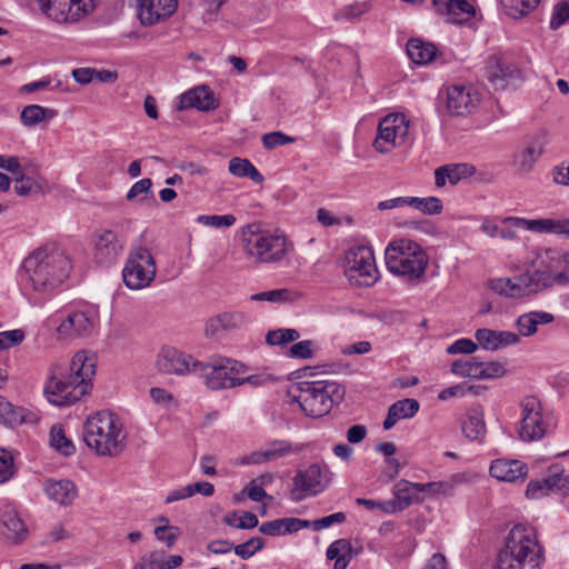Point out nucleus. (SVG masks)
Instances as JSON below:
<instances>
[{
  "instance_id": "f257e3e1",
  "label": "nucleus",
  "mask_w": 569,
  "mask_h": 569,
  "mask_svg": "<svg viewBox=\"0 0 569 569\" xmlns=\"http://www.w3.org/2000/svg\"><path fill=\"white\" fill-rule=\"evenodd\" d=\"M72 268V261L62 248L54 243L41 246L23 259V289L49 296L69 278Z\"/></svg>"
},
{
  "instance_id": "f03ea898",
  "label": "nucleus",
  "mask_w": 569,
  "mask_h": 569,
  "mask_svg": "<svg viewBox=\"0 0 569 569\" xmlns=\"http://www.w3.org/2000/svg\"><path fill=\"white\" fill-rule=\"evenodd\" d=\"M96 367L94 356L87 351L77 352L69 365L53 363L44 385V397L60 407L77 402L89 393Z\"/></svg>"
},
{
  "instance_id": "7ed1b4c3",
  "label": "nucleus",
  "mask_w": 569,
  "mask_h": 569,
  "mask_svg": "<svg viewBox=\"0 0 569 569\" xmlns=\"http://www.w3.org/2000/svg\"><path fill=\"white\" fill-rule=\"evenodd\" d=\"M543 548L535 528L518 523L509 531L497 557L498 569H541Z\"/></svg>"
},
{
  "instance_id": "20e7f679",
  "label": "nucleus",
  "mask_w": 569,
  "mask_h": 569,
  "mask_svg": "<svg viewBox=\"0 0 569 569\" xmlns=\"http://www.w3.org/2000/svg\"><path fill=\"white\" fill-rule=\"evenodd\" d=\"M82 437L88 448L98 456L118 457L126 448L123 426L110 411L102 410L90 416L83 425Z\"/></svg>"
},
{
  "instance_id": "39448f33",
  "label": "nucleus",
  "mask_w": 569,
  "mask_h": 569,
  "mask_svg": "<svg viewBox=\"0 0 569 569\" xmlns=\"http://www.w3.org/2000/svg\"><path fill=\"white\" fill-rule=\"evenodd\" d=\"M307 417L320 418L328 415L345 396V389L336 381H300L289 391Z\"/></svg>"
},
{
  "instance_id": "423d86ee",
  "label": "nucleus",
  "mask_w": 569,
  "mask_h": 569,
  "mask_svg": "<svg viewBox=\"0 0 569 569\" xmlns=\"http://www.w3.org/2000/svg\"><path fill=\"white\" fill-rule=\"evenodd\" d=\"M388 270L410 283L420 282L428 267V256L420 244L401 238L388 244L385 252Z\"/></svg>"
},
{
  "instance_id": "0eeeda50",
  "label": "nucleus",
  "mask_w": 569,
  "mask_h": 569,
  "mask_svg": "<svg viewBox=\"0 0 569 569\" xmlns=\"http://www.w3.org/2000/svg\"><path fill=\"white\" fill-rule=\"evenodd\" d=\"M246 254L259 263L281 261L288 252V240L281 231L262 229L259 223H250L242 230Z\"/></svg>"
},
{
  "instance_id": "6e6552de",
  "label": "nucleus",
  "mask_w": 569,
  "mask_h": 569,
  "mask_svg": "<svg viewBox=\"0 0 569 569\" xmlns=\"http://www.w3.org/2000/svg\"><path fill=\"white\" fill-rule=\"evenodd\" d=\"M242 363L228 358H220L211 362L193 363V375L204 377L206 386L211 390L234 388L240 386L233 375L241 372Z\"/></svg>"
},
{
  "instance_id": "1a4fd4ad",
  "label": "nucleus",
  "mask_w": 569,
  "mask_h": 569,
  "mask_svg": "<svg viewBox=\"0 0 569 569\" xmlns=\"http://www.w3.org/2000/svg\"><path fill=\"white\" fill-rule=\"evenodd\" d=\"M345 273L348 280L358 287H370L378 279V269L371 248L357 246L345 256Z\"/></svg>"
},
{
  "instance_id": "9d476101",
  "label": "nucleus",
  "mask_w": 569,
  "mask_h": 569,
  "mask_svg": "<svg viewBox=\"0 0 569 569\" xmlns=\"http://www.w3.org/2000/svg\"><path fill=\"white\" fill-rule=\"evenodd\" d=\"M156 273L157 267L150 250L140 246L130 252L122 278L129 289L140 290L152 282Z\"/></svg>"
},
{
  "instance_id": "9b49d317",
  "label": "nucleus",
  "mask_w": 569,
  "mask_h": 569,
  "mask_svg": "<svg viewBox=\"0 0 569 569\" xmlns=\"http://www.w3.org/2000/svg\"><path fill=\"white\" fill-rule=\"evenodd\" d=\"M549 143V133L539 129L525 139L523 148L511 156L510 164L518 177H526L533 171L536 163L543 156Z\"/></svg>"
},
{
  "instance_id": "f8f14e48",
  "label": "nucleus",
  "mask_w": 569,
  "mask_h": 569,
  "mask_svg": "<svg viewBox=\"0 0 569 569\" xmlns=\"http://www.w3.org/2000/svg\"><path fill=\"white\" fill-rule=\"evenodd\" d=\"M409 132V122L403 114L386 116L378 126V134L373 147L381 153H387L405 143Z\"/></svg>"
},
{
  "instance_id": "ddd939ff",
  "label": "nucleus",
  "mask_w": 569,
  "mask_h": 569,
  "mask_svg": "<svg viewBox=\"0 0 569 569\" xmlns=\"http://www.w3.org/2000/svg\"><path fill=\"white\" fill-rule=\"evenodd\" d=\"M40 10L59 22H74L94 8L93 0H37Z\"/></svg>"
},
{
  "instance_id": "4468645a",
  "label": "nucleus",
  "mask_w": 569,
  "mask_h": 569,
  "mask_svg": "<svg viewBox=\"0 0 569 569\" xmlns=\"http://www.w3.org/2000/svg\"><path fill=\"white\" fill-rule=\"evenodd\" d=\"M521 423L519 436L523 441H536L541 439L547 425L542 419L541 403L536 397H526L521 402Z\"/></svg>"
},
{
  "instance_id": "2eb2a0df",
  "label": "nucleus",
  "mask_w": 569,
  "mask_h": 569,
  "mask_svg": "<svg viewBox=\"0 0 569 569\" xmlns=\"http://www.w3.org/2000/svg\"><path fill=\"white\" fill-rule=\"evenodd\" d=\"M98 322V312L91 307L69 312L58 327V332L66 337H87Z\"/></svg>"
},
{
  "instance_id": "dca6fc26",
  "label": "nucleus",
  "mask_w": 569,
  "mask_h": 569,
  "mask_svg": "<svg viewBox=\"0 0 569 569\" xmlns=\"http://www.w3.org/2000/svg\"><path fill=\"white\" fill-rule=\"evenodd\" d=\"M327 482L321 467L317 463L310 465L306 470H299L295 476L293 483L296 488L292 490V498L299 501L306 495H317L326 488Z\"/></svg>"
},
{
  "instance_id": "f3484780",
  "label": "nucleus",
  "mask_w": 569,
  "mask_h": 569,
  "mask_svg": "<svg viewBox=\"0 0 569 569\" xmlns=\"http://www.w3.org/2000/svg\"><path fill=\"white\" fill-rule=\"evenodd\" d=\"M199 362L190 355L171 348H162L157 357L156 366L161 373L183 376L193 373V363Z\"/></svg>"
},
{
  "instance_id": "a211bd4d",
  "label": "nucleus",
  "mask_w": 569,
  "mask_h": 569,
  "mask_svg": "<svg viewBox=\"0 0 569 569\" xmlns=\"http://www.w3.org/2000/svg\"><path fill=\"white\" fill-rule=\"evenodd\" d=\"M124 241L117 232L104 229L96 234L94 239V259L102 266L112 264L121 254Z\"/></svg>"
},
{
  "instance_id": "6ab92c4d",
  "label": "nucleus",
  "mask_w": 569,
  "mask_h": 569,
  "mask_svg": "<svg viewBox=\"0 0 569 569\" xmlns=\"http://www.w3.org/2000/svg\"><path fill=\"white\" fill-rule=\"evenodd\" d=\"M479 94L467 86H452L447 89V109L452 116H467L479 104Z\"/></svg>"
},
{
  "instance_id": "aec40b11",
  "label": "nucleus",
  "mask_w": 569,
  "mask_h": 569,
  "mask_svg": "<svg viewBox=\"0 0 569 569\" xmlns=\"http://www.w3.org/2000/svg\"><path fill=\"white\" fill-rule=\"evenodd\" d=\"M485 77L493 89H503L511 79L520 77L519 69L502 57L491 56L485 67Z\"/></svg>"
},
{
  "instance_id": "412c9836",
  "label": "nucleus",
  "mask_w": 569,
  "mask_h": 569,
  "mask_svg": "<svg viewBox=\"0 0 569 569\" xmlns=\"http://www.w3.org/2000/svg\"><path fill=\"white\" fill-rule=\"evenodd\" d=\"M138 17L142 24L152 26L172 16L178 7L177 0H137Z\"/></svg>"
},
{
  "instance_id": "4be33fe9",
  "label": "nucleus",
  "mask_w": 569,
  "mask_h": 569,
  "mask_svg": "<svg viewBox=\"0 0 569 569\" xmlns=\"http://www.w3.org/2000/svg\"><path fill=\"white\" fill-rule=\"evenodd\" d=\"M0 535L14 545L22 543L29 535L27 525L11 506H6L0 512Z\"/></svg>"
},
{
  "instance_id": "5701e85b",
  "label": "nucleus",
  "mask_w": 569,
  "mask_h": 569,
  "mask_svg": "<svg viewBox=\"0 0 569 569\" xmlns=\"http://www.w3.org/2000/svg\"><path fill=\"white\" fill-rule=\"evenodd\" d=\"M517 280L516 296L525 298L550 288L551 272L546 270H528L515 276Z\"/></svg>"
},
{
  "instance_id": "b1692460",
  "label": "nucleus",
  "mask_w": 569,
  "mask_h": 569,
  "mask_svg": "<svg viewBox=\"0 0 569 569\" xmlns=\"http://www.w3.org/2000/svg\"><path fill=\"white\" fill-rule=\"evenodd\" d=\"M247 317L241 311H226L209 318L206 322L204 335L213 338L221 332L233 331L242 328Z\"/></svg>"
},
{
  "instance_id": "393cba45",
  "label": "nucleus",
  "mask_w": 569,
  "mask_h": 569,
  "mask_svg": "<svg viewBox=\"0 0 569 569\" xmlns=\"http://www.w3.org/2000/svg\"><path fill=\"white\" fill-rule=\"evenodd\" d=\"M180 110L194 108L200 111H210L218 108L213 91L208 86L196 87L179 97Z\"/></svg>"
},
{
  "instance_id": "a878e982",
  "label": "nucleus",
  "mask_w": 569,
  "mask_h": 569,
  "mask_svg": "<svg viewBox=\"0 0 569 569\" xmlns=\"http://www.w3.org/2000/svg\"><path fill=\"white\" fill-rule=\"evenodd\" d=\"M43 490L50 500L60 506H71L78 498V488L69 479H47L43 482Z\"/></svg>"
},
{
  "instance_id": "bb28decb",
  "label": "nucleus",
  "mask_w": 569,
  "mask_h": 569,
  "mask_svg": "<svg viewBox=\"0 0 569 569\" xmlns=\"http://www.w3.org/2000/svg\"><path fill=\"white\" fill-rule=\"evenodd\" d=\"M490 476L499 481L515 482L523 480L528 475V467L519 460L496 459L490 466Z\"/></svg>"
},
{
  "instance_id": "cd10ccee",
  "label": "nucleus",
  "mask_w": 569,
  "mask_h": 569,
  "mask_svg": "<svg viewBox=\"0 0 569 569\" xmlns=\"http://www.w3.org/2000/svg\"><path fill=\"white\" fill-rule=\"evenodd\" d=\"M476 173V167L471 163H451L445 164L435 171V184L442 188L447 182L457 184L460 180L472 177Z\"/></svg>"
},
{
  "instance_id": "c85d7f7f",
  "label": "nucleus",
  "mask_w": 569,
  "mask_h": 569,
  "mask_svg": "<svg viewBox=\"0 0 569 569\" xmlns=\"http://www.w3.org/2000/svg\"><path fill=\"white\" fill-rule=\"evenodd\" d=\"M407 53L416 64H428L439 59L446 62V60L442 59V53L439 52L433 43L426 42L421 39H410L407 43Z\"/></svg>"
},
{
  "instance_id": "c756f323",
  "label": "nucleus",
  "mask_w": 569,
  "mask_h": 569,
  "mask_svg": "<svg viewBox=\"0 0 569 569\" xmlns=\"http://www.w3.org/2000/svg\"><path fill=\"white\" fill-rule=\"evenodd\" d=\"M432 6L439 14L447 18L448 22H459L463 16L475 13L467 0H432Z\"/></svg>"
},
{
  "instance_id": "7c9ffc66",
  "label": "nucleus",
  "mask_w": 569,
  "mask_h": 569,
  "mask_svg": "<svg viewBox=\"0 0 569 569\" xmlns=\"http://www.w3.org/2000/svg\"><path fill=\"white\" fill-rule=\"evenodd\" d=\"M419 407V402L411 398L396 401L388 409L383 429L390 430L399 420L412 418L418 412Z\"/></svg>"
},
{
  "instance_id": "2f4dec72",
  "label": "nucleus",
  "mask_w": 569,
  "mask_h": 569,
  "mask_svg": "<svg viewBox=\"0 0 569 569\" xmlns=\"http://www.w3.org/2000/svg\"><path fill=\"white\" fill-rule=\"evenodd\" d=\"M462 432L471 441L481 442L487 433L483 412L479 408H471L462 422Z\"/></svg>"
},
{
  "instance_id": "473e14b6",
  "label": "nucleus",
  "mask_w": 569,
  "mask_h": 569,
  "mask_svg": "<svg viewBox=\"0 0 569 569\" xmlns=\"http://www.w3.org/2000/svg\"><path fill=\"white\" fill-rule=\"evenodd\" d=\"M553 319V315L545 311H531L521 315L516 322L519 336L530 337L537 332L538 325L550 323Z\"/></svg>"
},
{
  "instance_id": "72a5a7b5",
  "label": "nucleus",
  "mask_w": 569,
  "mask_h": 569,
  "mask_svg": "<svg viewBox=\"0 0 569 569\" xmlns=\"http://www.w3.org/2000/svg\"><path fill=\"white\" fill-rule=\"evenodd\" d=\"M31 412L22 407H14L4 397L0 396V423L17 426L30 421Z\"/></svg>"
},
{
  "instance_id": "f704fd0d",
  "label": "nucleus",
  "mask_w": 569,
  "mask_h": 569,
  "mask_svg": "<svg viewBox=\"0 0 569 569\" xmlns=\"http://www.w3.org/2000/svg\"><path fill=\"white\" fill-rule=\"evenodd\" d=\"M57 114L58 112L54 109L29 104L22 109L20 120L26 127H34L44 120L53 119Z\"/></svg>"
},
{
  "instance_id": "c9c22d12",
  "label": "nucleus",
  "mask_w": 569,
  "mask_h": 569,
  "mask_svg": "<svg viewBox=\"0 0 569 569\" xmlns=\"http://www.w3.org/2000/svg\"><path fill=\"white\" fill-rule=\"evenodd\" d=\"M228 169L234 177H247L256 183H262L264 180L263 176L248 159L234 157L229 161Z\"/></svg>"
},
{
  "instance_id": "e433bc0d",
  "label": "nucleus",
  "mask_w": 569,
  "mask_h": 569,
  "mask_svg": "<svg viewBox=\"0 0 569 569\" xmlns=\"http://www.w3.org/2000/svg\"><path fill=\"white\" fill-rule=\"evenodd\" d=\"M151 179L143 178L132 184L126 198L128 201H136L141 204L154 203L156 199L151 192Z\"/></svg>"
},
{
  "instance_id": "4c0bfd02",
  "label": "nucleus",
  "mask_w": 569,
  "mask_h": 569,
  "mask_svg": "<svg viewBox=\"0 0 569 569\" xmlns=\"http://www.w3.org/2000/svg\"><path fill=\"white\" fill-rule=\"evenodd\" d=\"M50 445L63 456H71L76 452V447L67 438L61 425H53L50 430Z\"/></svg>"
},
{
  "instance_id": "58836bf2",
  "label": "nucleus",
  "mask_w": 569,
  "mask_h": 569,
  "mask_svg": "<svg viewBox=\"0 0 569 569\" xmlns=\"http://www.w3.org/2000/svg\"><path fill=\"white\" fill-rule=\"evenodd\" d=\"M415 491L427 493L430 498L451 497L455 486L450 481H435L415 485Z\"/></svg>"
},
{
  "instance_id": "ea45409f",
  "label": "nucleus",
  "mask_w": 569,
  "mask_h": 569,
  "mask_svg": "<svg viewBox=\"0 0 569 569\" xmlns=\"http://www.w3.org/2000/svg\"><path fill=\"white\" fill-rule=\"evenodd\" d=\"M300 338V333L296 329L280 328L270 330L266 335V343L269 346L286 347L290 342H295Z\"/></svg>"
},
{
  "instance_id": "a19ab883",
  "label": "nucleus",
  "mask_w": 569,
  "mask_h": 569,
  "mask_svg": "<svg viewBox=\"0 0 569 569\" xmlns=\"http://www.w3.org/2000/svg\"><path fill=\"white\" fill-rule=\"evenodd\" d=\"M506 13L512 18L528 14L533 10L539 0H499Z\"/></svg>"
},
{
  "instance_id": "79ce46f5",
  "label": "nucleus",
  "mask_w": 569,
  "mask_h": 569,
  "mask_svg": "<svg viewBox=\"0 0 569 569\" xmlns=\"http://www.w3.org/2000/svg\"><path fill=\"white\" fill-rule=\"evenodd\" d=\"M508 222H512L516 227L540 233H550L551 228V219L507 218L505 223Z\"/></svg>"
},
{
  "instance_id": "37998d69",
  "label": "nucleus",
  "mask_w": 569,
  "mask_h": 569,
  "mask_svg": "<svg viewBox=\"0 0 569 569\" xmlns=\"http://www.w3.org/2000/svg\"><path fill=\"white\" fill-rule=\"evenodd\" d=\"M410 204L409 207H412L423 214H439L442 211V202L437 197H427V198H419V197H410Z\"/></svg>"
},
{
  "instance_id": "c03bdc74",
  "label": "nucleus",
  "mask_w": 569,
  "mask_h": 569,
  "mask_svg": "<svg viewBox=\"0 0 569 569\" xmlns=\"http://www.w3.org/2000/svg\"><path fill=\"white\" fill-rule=\"evenodd\" d=\"M479 368L480 361H478L476 358L470 360L458 359L452 362L451 372L460 377L479 380Z\"/></svg>"
},
{
  "instance_id": "a18cd8bd",
  "label": "nucleus",
  "mask_w": 569,
  "mask_h": 569,
  "mask_svg": "<svg viewBox=\"0 0 569 569\" xmlns=\"http://www.w3.org/2000/svg\"><path fill=\"white\" fill-rule=\"evenodd\" d=\"M14 191L22 197H29L41 192V186L31 177L22 173L14 177Z\"/></svg>"
},
{
  "instance_id": "49530a36",
  "label": "nucleus",
  "mask_w": 569,
  "mask_h": 569,
  "mask_svg": "<svg viewBox=\"0 0 569 569\" xmlns=\"http://www.w3.org/2000/svg\"><path fill=\"white\" fill-rule=\"evenodd\" d=\"M269 461H276L282 457H286L295 451H299L300 448L293 446L287 440H274L264 449Z\"/></svg>"
},
{
  "instance_id": "de8ad7c7",
  "label": "nucleus",
  "mask_w": 569,
  "mask_h": 569,
  "mask_svg": "<svg viewBox=\"0 0 569 569\" xmlns=\"http://www.w3.org/2000/svg\"><path fill=\"white\" fill-rule=\"evenodd\" d=\"M160 521L166 522V525L156 527L154 536L159 541L166 543L168 548H171L180 536V529L176 526L168 525V519L166 518H161Z\"/></svg>"
},
{
  "instance_id": "09e8293b",
  "label": "nucleus",
  "mask_w": 569,
  "mask_h": 569,
  "mask_svg": "<svg viewBox=\"0 0 569 569\" xmlns=\"http://www.w3.org/2000/svg\"><path fill=\"white\" fill-rule=\"evenodd\" d=\"M166 552L162 550H154L146 553L134 565L133 569H164Z\"/></svg>"
},
{
  "instance_id": "8fccbe9b",
  "label": "nucleus",
  "mask_w": 569,
  "mask_h": 569,
  "mask_svg": "<svg viewBox=\"0 0 569 569\" xmlns=\"http://www.w3.org/2000/svg\"><path fill=\"white\" fill-rule=\"evenodd\" d=\"M489 287L491 290H493L495 292H497L501 296H506L508 298H515V299L520 298L519 296H516V288L518 287L516 277H513L512 279H510V278L492 279L489 282Z\"/></svg>"
},
{
  "instance_id": "3c124183",
  "label": "nucleus",
  "mask_w": 569,
  "mask_h": 569,
  "mask_svg": "<svg viewBox=\"0 0 569 569\" xmlns=\"http://www.w3.org/2000/svg\"><path fill=\"white\" fill-rule=\"evenodd\" d=\"M264 547V540L261 537H252L246 542L233 547V551L241 559H249L256 552L260 551Z\"/></svg>"
},
{
  "instance_id": "603ef678",
  "label": "nucleus",
  "mask_w": 569,
  "mask_h": 569,
  "mask_svg": "<svg viewBox=\"0 0 569 569\" xmlns=\"http://www.w3.org/2000/svg\"><path fill=\"white\" fill-rule=\"evenodd\" d=\"M315 353V342L312 340L299 341L287 349L284 355L292 359H311Z\"/></svg>"
},
{
  "instance_id": "864d4df0",
  "label": "nucleus",
  "mask_w": 569,
  "mask_h": 569,
  "mask_svg": "<svg viewBox=\"0 0 569 569\" xmlns=\"http://www.w3.org/2000/svg\"><path fill=\"white\" fill-rule=\"evenodd\" d=\"M197 222L211 228H230L236 223V217L233 214H200L197 218Z\"/></svg>"
},
{
  "instance_id": "5fc2aeb1",
  "label": "nucleus",
  "mask_w": 569,
  "mask_h": 569,
  "mask_svg": "<svg viewBox=\"0 0 569 569\" xmlns=\"http://www.w3.org/2000/svg\"><path fill=\"white\" fill-rule=\"evenodd\" d=\"M371 9V4L367 1L365 2H355L342 8L339 12L336 13L337 20H352L361 17L366 12Z\"/></svg>"
},
{
  "instance_id": "6e6d98bb",
  "label": "nucleus",
  "mask_w": 569,
  "mask_h": 569,
  "mask_svg": "<svg viewBox=\"0 0 569 569\" xmlns=\"http://www.w3.org/2000/svg\"><path fill=\"white\" fill-rule=\"evenodd\" d=\"M261 140L262 146L266 150H273L280 146L292 143L295 141V138L281 131H272L269 133H264Z\"/></svg>"
},
{
  "instance_id": "4d7b16f0",
  "label": "nucleus",
  "mask_w": 569,
  "mask_h": 569,
  "mask_svg": "<svg viewBox=\"0 0 569 569\" xmlns=\"http://www.w3.org/2000/svg\"><path fill=\"white\" fill-rule=\"evenodd\" d=\"M507 370L503 367L502 363L498 361H488L482 362L480 361V368H479V380H486V379H497L501 378L506 375Z\"/></svg>"
},
{
  "instance_id": "13d9d810",
  "label": "nucleus",
  "mask_w": 569,
  "mask_h": 569,
  "mask_svg": "<svg viewBox=\"0 0 569 569\" xmlns=\"http://www.w3.org/2000/svg\"><path fill=\"white\" fill-rule=\"evenodd\" d=\"M13 456L10 451L0 448V483L10 480L14 472Z\"/></svg>"
},
{
  "instance_id": "bf43d9fd",
  "label": "nucleus",
  "mask_w": 569,
  "mask_h": 569,
  "mask_svg": "<svg viewBox=\"0 0 569 569\" xmlns=\"http://www.w3.org/2000/svg\"><path fill=\"white\" fill-rule=\"evenodd\" d=\"M475 338L477 340V345L481 348L490 351L498 350V343H497V331L481 328L478 329L475 333Z\"/></svg>"
},
{
  "instance_id": "052dcab7",
  "label": "nucleus",
  "mask_w": 569,
  "mask_h": 569,
  "mask_svg": "<svg viewBox=\"0 0 569 569\" xmlns=\"http://www.w3.org/2000/svg\"><path fill=\"white\" fill-rule=\"evenodd\" d=\"M326 556L329 560H333L337 557L350 556L352 555V546L348 539H338L333 541L327 549Z\"/></svg>"
},
{
  "instance_id": "680f3d73",
  "label": "nucleus",
  "mask_w": 569,
  "mask_h": 569,
  "mask_svg": "<svg viewBox=\"0 0 569 569\" xmlns=\"http://www.w3.org/2000/svg\"><path fill=\"white\" fill-rule=\"evenodd\" d=\"M569 18V0H562L553 7L550 19V28L557 30Z\"/></svg>"
},
{
  "instance_id": "e2e57ef3",
  "label": "nucleus",
  "mask_w": 569,
  "mask_h": 569,
  "mask_svg": "<svg viewBox=\"0 0 569 569\" xmlns=\"http://www.w3.org/2000/svg\"><path fill=\"white\" fill-rule=\"evenodd\" d=\"M549 481L552 490L569 493V475L563 476L562 470L558 466L551 467Z\"/></svg>"
},
{
  "instance_id": "0e129e2a",
  "label": "nucleus",
  "mask_w": 569,
  "mask_h": 569,
  "mask_svg": "<svg viewBox=\"0 0 569 569\" xmlns=\"http://www.w3.org/2000/svg\"><path fill=\"white\" fill-rule=\"evenodd\" d=\"M290 295L288 289H276L256 293L251 296V299L256 301L283 302L290 299Z\"/></svg>"
},
{
  "instance_id": "69168bd1",
  "label": "nucleus",
  "mask_w": 569,
  "mask_h": 569,
  "mask_svg": "<svg viewBox=\"0 0 569 569\" xmlns=\"http://www.w3.org/2000/svg\"><path fill=\"white\" fill-rule=\"evenodd\" d=\"M418 482H410L407 480H400L395 486V496L398 501L405 503L408 501V507L412 502V490H415V485Z\"/></svg>"
},
{
  "instance_id": "338daca9",
  "label": "nucleus",
  "mask_w": 569,
  "mask_h": 569,
  "mask_svg": "<svg viewBox=\"0 0 569 569\" xmlns=\"http://www.w3.org/2000/svg\"><path fill=\"white\" fill-rule=\"evenodd\" d=\"M346 520V515L343 512H336L316 520L310 521V528H312L315 531H319L326 528H329L330 526L335 523H342Z\"/></svg>"
},
{
  "instance_id": "774afa93",
  "label": "nucleus",
  "mask_w": 569,
  "mask_h": 569,
  "mask_svg": "<svg viewBox=\"0 0 569 569\" xmlns=\"http://www.w3.org/2000/svg\"><path fill=\"white\" fill-rule=\"evenodd\" d=\"M477 349H478V345L476 342H473L471 339L462 338V339H459V340L455 341L453 343H451L447 348V352L449 355H458V353L470 355V353H473L475 351H477Z\"/></svg>"
}]
</instances>
